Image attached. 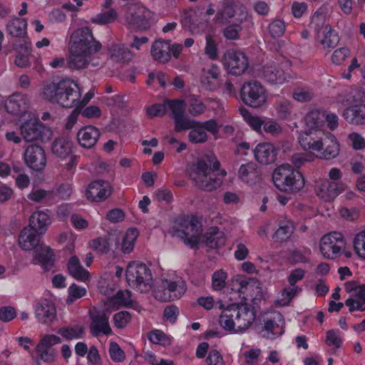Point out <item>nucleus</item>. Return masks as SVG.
<instances>
[{
	"label": "nucleus",
	"instance_id": "774afa93",
	"mask_svg": "<svg viewBox=\"0 0 365 365\" xmlns=\"http://www.w3.org/2000/svg\"><path fill=\"white\" fill-rule=\"evenodd\" d=\"M247 282V279H245L242 276H236L233 279H232L230 282V287L232 292L239 294V297L242 298L244 290L245 287V283Z\"/></svg>",
	"mask_w": 365,
	"mask_h": 365
},
{
	"label": "nucleus",
	"instance_id": "7ed1b4c3",
	"mask_svg": "<svg viewBox=\"0 0 365 365\" xmlns=\"http://www.w3.org/2000/svg\"><path fill=\"white\" fill-rule=\"evenodd\" d=\"M256 319L254 307L247 303L232 304L224 309L220 316L219 324L227 331H245Z\"/></svg>",
	"mask_w": 365,
	"mask_h": 365
},
{
	"label": "nucleus",
	"instance_id": "a19ab883",
	"mask_svg": "<svg viewBox=\"0 0 365 365\" xmlns=\"http://www.w3.org/2000/svg\"><path fill=\"white\" fill-rule=\"evenodd\" d=\"M262 297V288L259 282L254 278L249 279L245 283L242 299L245 300H259Z\"/></svg>",
	"mask_w": 365,
	"mask_h": 365
},
{
	"label": "nucleus",
	"instance_id": "4468645a",
	"mask_svg": "<svg viewBox=\"0 0 365 365\" xmlns=\"http://www.w3.org/2000/svg\"><path fill=\"white\" fill-rule=\"evenodd\" d=\"M178 235L184 243L192 249L197 248L200 242V236L202 233V226L195 218L185 222V229L178 230Z\"/></svg>",
	"mask_w": 365,
	"mask_h": 365
},
{
	"label": "nucleus",
	"instance_id": "0eeeda50",
	"mask_svg": "<svg viewBox=\"0 0 365 365\" xmlns=\"http://www.w3.org/2000/svg\"><path fill=\"white\" fill-rule=\"evenodd\" d=\"M125 19L127 24L139 31H146L150 27L153 13L139 4H132L125 7Z\"/></svg>",
	"mask_w": 365,
	"mask_h": 365
},
{
	"label": "nucleus",
	"instance_id": "ddd939ff",
	"mask_svg": "<svg viewBox=\"0 0 365 365\" xmlns=\"http://www.w3.org/2000/svg\"><path fill=\"white\" fill-rule=\"evenodd\" d=\"M327 132L319 129L305 130L300 133L299 143L305 150L319 152L322 150V141Z\"/></svg>",
	"mask_w": 365,
	"mask_h": 365
},
{
	"label": "nucleus",
	"instance_id": "e433bc0d",
	"mask_svg": "<svg viewBox=\"0 0 365 365\" xmlns=\"http://www.w3.org/2000/svg\"><path fill=\"white\" fill-rule=\"evenodd\" d=\"M51 152L56 158L66 159L73 154V143L65 138H58L52 143Z\"/></svg>",
	"mask_w": 365,
	"mask_h": 365
},
{
	"label": "nucleus",
	"instance_id": "f704fd0d",
	"mask_svg": "<svg viewBox=\"0 0 365 365\" xmlns=\"http://www.w3.org/2000/svg\"><path fill=\"white\" fill-rule=\"evenodd\" d=\"M108 54L117 63H128L133 58L132 52L122 43H111L108 46Z\"/></svg>",
	"mask_w": 365,
	"mask_h": 365
},
{
	"label": "nucleus",
	"instance_id": "e2e57ef3",
	"mask_svg": "<svg viewBox=\"0 0 365 365\" xmlns=\"http://www.w3.org/2000/svg\"><path fill=\"white\" fill-rule=\"evenodd\" d=\"M53 197V191H47L42 189L33 190L29 195L28 198L34 202H39L43 199L51 200Z\"/></svg>",
	"mask_w": 365,
	"mask_h": 365
},
{
	"label": "nucleus",
	"instance_id": "6e6d98bb",
	"mask_svg": "<svg viewBox=\"0 0 365 365\" xmlns=\"http://www.w3.org/2000/svg\"><path fill=\"white\" fill-rule=\"evenodd\" d=\"M173 120L175 124V131L178 133L185 130H191L192 128H194V125L197 123V120H190L184 116L183 114L173 118Z\"/></svg>",
	"mask_w": 365,
	"mask_h": 365
},
{
	"label": "nucleus",
	"instance_id": "69168bd1",
	"mask_svg": "<svg viewBox=\"0 0 365 365\" xmlns=\"http://www.w3.org/2000/svg\"><path fill=\"white\" fill-rule=\"evenodd\" d=\"M130 319L131 314L127 311L119 312L113 316L114 324L118 329L125 328L130 322Z\"/></svg>",
	"mask_w": 365,
	"mask_h": 365
},
{
	"label": "nucleus",
	"instance_id": "4be33fe9",
	"mask_svg": "<svg viewBox=\"0 0 365 365\" xmlns=\"http://www.w3.org/2000/svg\"><path fill=\"white\" fill-rule=\"evenodd\" d=\"M262 75L264 80L272 84H282L290 78L277 64H269L262 67Z\"/></svg>",
	"mask_w": 365,
	"mask_h": 365
},
{
	"label": "nucleus",
	"instance_id": "a18cd8bd",
	"mask_svg": "<svg viewBox=\"0 0 365 365\" xmlns=\"http://www.w3.org/2000/svg\"><path fill=\"white\" fill-rule=\"evenodd\" d=\"M187 110L191 116H198L203 114L206 110L205 104L195 95H190L187 98Z\"/></svg>",
	"mask_w": 365,
	"mask_h": 365
},
{
	"label": "nucleus",
	"instance_id": "09e8293b",
	"mask_svg": "<svg viewBox=\"0 0 365 365\" xmlns=\"http://www.w3.org/2000/svg\"><path fill=\"white\" fill-rule=\"evenodd\" d=\"M301 290L302 289L300 287H285L281 292L275 304L279 307L289 305L292 299L294 298Z\"/></svg>",
	"mask_w": 365,
	"mask_h": 365
},
{
	"label": "nucleus",
	"instance_id": "8fccbe9b",
	"mask_svg": "<svg viewBox=\"0 0 365 365\" xmlns=\"http://www.w3.org/2000/svg\"><path fill=\"white\" fill-rule=\"evenodd\" d=\"M84 328L81 326L65 327L58 330V334L66 340L82 338Z\"/></svg>",
	"mask_w": 365,
	"mask_h": 365
},
{
	"label": "nucleus",
	"instance_id": "cd10ccee",
	"mask_svg": "<svg viewBox=\"0 0 365 365\" xmlns=\"http://www.w3.org/2000/svg\"><path fill=\"white\" fill-rule=\"evenodd\" d=\"M34 264H40L45 270H49L54 264V257L52 250L43 244H39L34 249Z\"/></svg>",
	"mask_w": 365,
	"mask_h": 365
},
{
	"label": "nucleus",
	"instance_id": "c03bdc74",
	"mask_svg": "<svg viewBox=\"0 0 365 365\" xmlns=\"http://www.w3.org/2000/svg\"><path fill=\"white\" fill-rule=\"evenodd\" d=\"M326 16L324 14L319 12H315L313 15L311 22L310 28L314 30L315 33V38L317 36L325 32V30L331 29L330 25L325 23Z\"/></svg>",
	"mask_w": 365,
	"mask_h": 365
},
{
	"label": "nucleus",
	"instance_id": "39448f33",
	"mask_svg": "<svg viewBox=\"0 0 365 365\" xmlns=\"http://www.w3.org/2000/svg\"><path fill=\"white\" fill-rule=\"evenodd\" d=\"M126 279L130 286L142 293L149 292L153 286L150 269L143 263H130L126 269Z\"/></svg>",
	"mask_w": 365,
	"mask_h": 365
},
{
	"label": "nucleus",
	"instance_id": "393cba45",
	"mask_svg": "<svg viewBox=\"0 0 365 365\" xmlns=\"http://www.w3.org/2000/svg\"><path fill=\"white\" fill-rule=\"evenodd\" d=\"M36 316L43 324L53 322L56 317V309L53 303L48 299L41 300L36 309Z\"/></svg>",
	"mask_w": 365,
	"mask_h": 365
},
{
	"label": "nucleus",
	"instance_id": "de8ad7c7",
	"mask_svg": "<svg viewBox=\"0 0 365 365\" xmlns=\"http://www.w3.org/2000/svg\"><path fill=\"white\" fill-rule=\"evenodd\" d=\"M138 231L136 228H129L123 237L121 250L128 254L133 251L135 240L138 237Z\"/></svg>",
	"mask_w": 365,
	"mask_h": 365
},
{
	"label": "nucleus",
	"instance_id": "58836bf2",
	"mask_svg": "<svg viewBox=\"0 0 365 365\" xmlns=\"http://www.w3.org/2000/svg\"><path fill=\"white\" fill-rule=\"evenodd\" d=\"M220 72L218 67L213 65L210 69L202 71L200 81L202 86L209 91H215L219 87L218 78Z\"/></svg>",
	"mask_w": 365,
	"mask_h": 365
},
{
	"label": "nucleus",
	"instance_id": "7c9ffc66",
	"mask_svg": "<svg viewBox=\"0 0 365 365\" xmlns=\"http://www.w3.org/2000/svg\"><path fill=\"white\" fill-rule=\"evenodd\" d=\"M69 54L66 61V66L71 70H81L87 68L92 56L81 53L76 49L68 48Z\"/></svg>",
	"mask_w": 365,
	"mask_h": 365
},
{
	"label": "nucleus",
	"instance_id": "72a5a7b5",
	"mask_svg": "<svg viewBox=\"0 0 365 365\" xmlns=\"http://www.w3.org/2000/svg\"><path fill=\"white\" fill-rule=\"evenodd\" d=\"M51 223V220L47 212L36 211L30 217L29 226L34 229L38 235H43Z\"/></svg>",
	"mask_w": 365,
	"mask_h": 365
},
{
	"label": "nucleus",
	"instance_id": "a878e982",
	"mask_svg": "<svg viewBox=\"0 0 365 365\" xmlns=\"http://www.w3.org/2000/svg\"><path fill=\"white\" fill-rule=\"evenodd\" d=\"M150 53L153 59L160 63H166L171 58L170 41L156 40L151 46Z\"/></svg>",
	"mask_w": 365,
	"mask_h": 365
},
{
	"label": "nucleus",
	"instance_id": "dca6fc26",
	"mask_svg": "<svg viewBox=\"0 0 365 365\" xmlns=\"http://www.w3.org/2000/svg\"><path fill=\"white\" fill-rule=\"evenodd\" d=\"M61 341L60 337L56 335H46L36 346L38 357L45 362H53L56 357V351L52 346L60 344Z\"/></svg>",
	"mask_w": 365,
	"mask_h": 365
},
{
	"label": "nucleus",
	"instance_id": "9d476101",
	"mask_svg": "<svg viewBox=\"0 0 365 365\" xmlns=\"http://www.w3.org/2000/svg\"><path fill=\"white\" fill-rule=\"evenodd\" d=\"M22 138L27 142L46 140L50 138L51 132L37 120L30 119L20 126Z\"/></svg>",
	"mask_w": 365,
	"mask_h": 365
},
{
	"label": "nucleus",
	"instance_id": "052dcab7",
	"mask_svg": "<svg viewBox=\"0 0 365 365\" xmlns=\"http://www.w3.org/2000/svg\"><path fill=\"white\" fill-rule=\"evenodd\" d=\"M227 274L220 269L213 273L212 277V286L215 290H222L226 285Z\"/></svg>",
	"mask_w": 365,
	"mask_h": 365
},
{
	"label": "nucleus",
	"instance_id": "423d86ee",
	"mask_svg": "<svg viewBox=\"0 0 365 365\" xmlns=\"http://www.w3.org/2000/svg\"><path fill=\"white\" fill-rule=\"evenodd\" d=\"M68 48L92 56L101 50V44L95 40L89 28L83 27L76 30L71 34Z\"/></svg>",
	"mask_w": 365,
	"mask_h": 365
},
{
	"label": "nucleus",
	"instance_id": "2f4dec72",
	"mask_svg": "<svg viewBox=\"0 0 365 365\" xmlns=\"http://www.w3.org/2000/svg\"><path fill=\"white\" fill-rule=\"evenodd\" d=\"M344 119L353 125L365 124V103L347 107L342 114Z\"/></svg>",
	"mask_w": 365,
	"mask_h": 365
},
{
	"label": "nucleus",
	"instance_id": "37998d69",
	"mask_svg": "<svg viewBox=\"0 0 365 365\" xmlns=\"http://www.w3.org/2000/svg\"><path fill=\"white\" fill-rule=\"evenodd\" d=\"M316 40L322 46L324 49L329 50L335 48L339 42V37L338 34L331 29L325 30V32L319 35Z\"/></svg>",
	"mask_w": 365,
	"mask_h": 365
},
{
	"label": "nucleus",
	"instance_id": "20e7f679",
	"mask_svg": "<svg viewBox=\"0 0 365 365\" xmlns=\"http://www.w3.org/2000/svg\"><path fill=\"white\" fill-rule=\"evenodd\" d=\"M272 180L275 187L287 193H297L305 183L302 174L289 164H283L274 169Z\"/></svg>",
	"mask_w": 365,
	"mask_h": 365
},
{
	"label": "nucleus",
	"instance_id": "3c124183",
	"mask_svg": "<svg viewBox=\"0 0 365 365\" xmlns=\"http://www.w3.org/2000/svg\"><path fill=\"white\" fill-rule=\"evenodd\" d=\"M239 110L245 120L254 130L258 132L261 130L262 125H264V121L257 115H252L245 108H240Z\"/></svg>",
	"mask_w": 365,
	"mask_h": 365
},
{
	"label": "nucleus",
	"instance_id": "338daca9",
	"mask_svg": "<svg viewBox=\"0 0 365 365\" xmlns=\"http://www.w3.org/2000/svg\"><path fill=\"white\" fill-rule=\"evenodd\" d=\"M109 354L111 359L115 362H121L125 359V354L120 346L114 341L110 342L109 346Z\"/></svg>",
	"mask_w": 365,
	"mask_h": 365
},
{
	"label": "nucleus",
	"instance_id": "2eb2a0df",
	"mask_svg": "<svg viewBox=\"0 0 365 365\" xmlns=\"http://www.w3.org/2000/svg\"><path fill=\"white\" fill-rule=\"evenodd\" d=\"M284 320L282 314L278 312H274L265 314L263 317V326L262 331L264 332V336L273 338L280 336L284 332Z\"/></svg>",
	"mask_w": 365,
	"mask_h": 365
},
{
	"label": "nucleus",
	"instance_id": "ea45409f",
	"mask_svg": "<svg viewBox=\"0 0 365 365\" xmlns=\"http://www.w3.org/2000/svg\"><path fill=\"white\" fill-rule=\"evenodd\" d=\"M295 230L294 224L289 220H282L279 222V227L273 235L276 242H285L290 239Z\"/></svg>",
	"mask_w": 365,
	"mask_h": 365
},
{
	"label": "nucleus",
	"instance_id": "0e129e2a",
	"mask_svg": "<svg viewBox=\"0 0 365 365\" xmlns=\"http://www.w3.org/2000/svg\"><path fill=\"white\" fill-rule=\"evenodd\" d=\"M86 293L85 288L72 284L68 288V296L66 299L68 304H72L76 299L83 297Z\"/></svg>",
	"mask_w": 365,
	"mask_h": 365
},
{
	"label": "nucleus",
	"instance_id": "473e14b6",
	"mask_svg": "<svg viewBox=\"0 0 365 365\" xmlns=\"http://www.w3.org/2000/svg\"><path fill=\"white\" fill-rule=\"evenodd\" d=\"M238 176L247 184H255L261 180V174L258 167L253 162L242 165L238 170Z\"/></svg>",
	"mask_w": 365,
	"mask_h": 365
},
{
	"label": "nucleus",
	"instance_id": "c85d7f7f",
	"mask_svg": "<svg viewBox=\"0 0 365 365\" xmlns=\"http://www.w3.org/2000/svg\"><path fill=\"white\" fill-rule=\"evenodd\" d=\"M319 158L324 160H331L336 158L339 153V145L335 136L327 132L322 141V150L319 151Z\"/></svg>",
	"mask_w": 365,
	"mask_h": 365
},
{
	"label": "nucleus",
	"instance_id": "603ef678",
	"mask_svg": "<svg viewBox=\"0 0 365 365\" xmlns=\"http://www.w3.org/2000/svg\"><path fill=\"white\" fill-rule=\"evenodd\" d=\"M188 139L190 142L194 144L205 143L208 136L203 128L200 125H194V128H191L190 132L188 134Z\"/></svg>",
	"mask_w": 365,
	"mask_h": 365
},
{
	"label": "nucleus",
	"instance_id": "c756f323",
	"mask_svg": "<svg viewBox=\"0 0 365 365\" xmlns=\"http://www.w3.org/2000/svg\"><path fill=\"white\" fill-rule=\"evenodd\" d=\"M34 229L28 226L24 227L19 236V246L24 250H32L39 245L40 237Z\"/></svg>",
	"mask_w": 365,
	"mask_h": 365
},
{
	"label": "nucleus",
	"instance_id": "f3484780",
	"mask_svg": "<svg viewBox=\"0 0 365 365\" xmlns=\"http://www.w3.org/2000/svg\"><path fill=\"white\" fill-rule=\"evenodd\" d=\"M112 192L113 189L108 182L98 180L89 184L86 197L91 202H102L106 200Z\"/></svg>",
	"mask_w": 365,
	"mask_h": 365
},
{
	"label": "nucleus",
	"instance_id": "9b49d317",
	"mask_svg": "<svg viewBox=\"0 0 365 365\" xmlns=\"http://www.w3.org/2000/svg\"><path fill=\"white\" fill-rule=\"evenodd\" d=\"M223 64L229 73L232 75L240 76L248 68L249 61L244 53L230 50L225 53Z\"/></svg>",
	"mask_w": 365,
	"mask_h": 365
},
{
	"label": "nucleus",
	"instance_id": "864d4df0",
	"mask_svg": "<svg viewBox=\"0 0 365 365\" xmlns=\"http://www.w3.org/2000/svg\"><path fill=\"white\" fill-rule=\"evenodd\" d=\"M118 14L115 9H111L105 12L100 13L91 19V21L97 24H108L115 21Z\"/></svg>",
	"mask_w": 365,
	"mask_h": 365
},
{
	"label": "nucleus",
	"instance_id": "1a4fd4ad",
	"mask_svg": "<svg viewBox=\"0 0 365 365\" xmlns=\"http://www.w3.org/2000/svg\"><path fill=\"white\" fill-rule=\"evenodd\" d=\"M346 241L340 232H331L323 236L320 242V251L327 259H334L341 255L346 248Z\"/></svg>",
	"mask_w": 365,
	"mask_h": 365
},
{
	"label": "nucleus",
	"instance_id": "f03ea898",
	"mask_svg": "<svg viewBox=\"0 0 365 365\" xmlns=\"http://www.w3.org/2000/svg\"><path fill=\"white\" fill-rule=\"evenodd\" d=\"M220 168V163L215 155H205L188 166L187 174L195 187L211 192L220 187L222 184V179L218 178L217 173Z\"/></svg>",
	"mask_w": 365,
	"mask_h": 365
},
{
	"label": "nucleus",
	"instance_id": "f8f14e48",
	"mask_svg": "<svg viewBox=\"0 0 365 365\" xmlns=\"http://www.w3.org/2000/svg\"><path fill=\"white\" fill-rule=\"evenodd\" d=\"M25 164L35 171H41L46 165V157L43 148L36 144L29 145L24 150Z\"/></svg>",
	"mask_w": 365,
	"mask_h": 365
},
{
	"label": "nucleus",
	"instance_id": "b1692460",
	"mask_svg": "<svg viewBox=\"0 0 365 365\" xmlns=\"http://www.w3.org/2000/svg\"><path fill=\"white\" fill-rule=\"evenodd\" d=\"M255 158L262 165H269L275 162L277 150L269 143L258 144L254 150Z\"/></svg>",
	"mask_w": 365,
	"mask_h": 365
},
{
	"label": "nucleus",
	"instance_id": "49530a36",
	"mask_svg": "<svg viewBox=\"0 0 365 365\" xmlns=\"http://www.w3.org/2000/svg\"><path fill=\"white\" fill-rule=\"evenodd\" d=\"M305 123L310 130L322 126L324 123V111L319 110H310L305 117Z\"/></svg>",
	"mask_w": 365,
	"mask_h": 365
},
{
	"label": "nucleus",
	"instance_id": "6ab92c4d",
	"mask_svg": "<svg viewBox=\"0 0 365 365\" xmlns=\"http://www.w3.org/2000/svg\"><path fill=\"white\" fill-rule=\"evenodd\" d=\"M344 190V184L336 181L323 180L316 185L317 196L326 202L332 201Z\"/></svg>",
	"mask_w": 365,
	"mask_h": 365
},
{
	"label": "nucleus",
	"instance_id": "6e6552de",
	"mask_svg": "<svg viewBox=\"0 0 365 365\" xmlns=\"http://www.w3.org/2000/svg\"><path fill=\"white\" fill-rule=\"evenodd\" d=\"M240 96L245 105L254 108H261L267 101L266 88L256 81L244 83L240 89Z\"/></svg>",
	"mask_w": 365,
	"mask_h": 365
},
{
	"label": "nucleus",
	"instance_id": "5701e85b",
	"mask_svg": "<svg viewBox=\"0 0 365 365\" xmlns=\"http://www.w3.org/2000/svg\"><path fill=\"white\" fill-rule=\"evenodd\" d=\"M100 135L97 128L93 125L83 126L77 133V141L81 147L90 149L95 146Z\"/></svg>",
	"mask_w": 365,
	"mask_h": 365
},
{
	"label": "nucleus",
	"instance_id": "79ce46f5",
	"mask_svg": "<svg viewBox=\"0 0 365 365\" xmlns=\"http://www.w3.org/2000/svg\"><path fill=\"white\" fill-rule=\"evenodd\" d=\"M68 269L70 274L75 279L86 281L88 279L89 273L81 265L79 259L76 256H72L68 263Z\"/></svg>",
	"mask_w": 365,
	"mask_h": 365
},
{
	"label": "nucleus",
	"instance_id": "5fc2aeb1",
	"mask_svg": "<svg viewBox=\"0 0 365 365\" xmlns=\"http://www.w3.org/2000/svg\"><path fill=\"white\" fill-rule=\"evenodd\" d=\"M166 108H169L172 112L173 118H177L185 111V102L182 99L165 100Z\"/></svg>",
	"mask_w": 365,
	"mask_h": 365
},
{
	"label": "nucleus",
	"instance_id": "13d9d810",
	"mask_svg": "<svg viewBox=\"0 0 365 365\" xmlns=\"http://www.w3.org/2000/svg\"><path fill=\"white\" fill-rule=\"evenodd\" d=\"M353 243L354 251L357 255L365 259V230L361 231L355 235Z\"/></svg>",
	"mask_w": 365,
	"mask_h": 365
},
{
	"label": "nucleus",
	"instance_id": "bf43d9fd",
	"mask_svg": "<svg viewBox=\"0 0 365 365\" xmlns=\"http://www.w3.org/2000/svg\"><path fill=\"white\" fill-rule=\"evenodd\" d=\"M242 30V27L240 24H232L223 29L222 34L227 40H237Z\"/></svg>",
	"mask_w": 365,
	"mask_h": 365
},
{
	"label": "nucleus",
	"instance_id": "680f3d73",
	"mask_svg": "<svg viewBox=\"0 0 365 365\" xmlns=\"http://www.w3.org/2000/svg\"><path fill=\"white\" fill-rule=\"evenodd\" d=\"M130 296V291L126 290L125 292H123L122 290H119L116 294L110 299V303L118 304L119 306L127 307L132 302Z\"/></svg>",
	"mask_w": 365,
	"mask_h": 365
},
{
	"label": "nucleus",
	"instance_id": "c9c22d12",
	"mask_svg": "<svg viewBox=\"0 0 365 365\" xmlns=\"http://www.w3.org/2000/svg\"><path fill=\"white\" fill-rule=\"evenodd\" d=\"M6 33L14 38H24L27 35V21L20 17L12 18L6 26Z\"/></svg>",
	"mask_w": 365,
	"mask_h": 365
},
{
	"label": "nucleus",
	"instance_id": "a211bd4d",
	"mask_svg": "<svg viewBox=\"0 0 365 365\" xmlns=\"http://www.w3.org/2000/svg\"><path fill=\"white\" fill-rule=\"evenodd\" d=\"M120 235L116 231L108 232L103 237H99L90 241V247L100 254H106L115 247L120 246Z\"/></svg>",
	"mask_w": 365,
	"mask_h": 365
},
{
	"label": "nucleus",
	"instance_id": "bb28decb",
	"mask_svg": "<svg viewBox=\"0 0 365 365\" xmlns=\"http://www.w3.org/2000/svg\"><path fill=\"white\" fill-rule=\"evenodd\" d=\"M163 288L168 289L169 294L158 295L162 302H170L178 299L186 291V285L184 282H173L168 279H163L160 282Z\"/></svg>",
	"mask_w": 365,
	"mask_h": 365
},
{
	"label": "nucleus",
	"instance_id": "f257e3e1",
	"mask_svg": "<svg viewBox=\"0 0 365 365\" xmlns=\"http://www.w3.org/2000/svg\"><path fill=\"white\" fill-rule=\"evenodd\" d=\"M42 94L46 100L51 103H56L65 108L78 109L84 107L93 97V94L88 92L81 98V90L78 85L69 78L45 84Z\"/></svg>",
	"mask_w": 365,
	"mask_h": 365
},
{
	"label": "nucleus",
	"instance_id": "412c9836",
	"mask_svg": "<svg viewBox=\"0 0 365 365\" xmlns=\"http://www.w3.org/2000/svg\"><path fill=\"white\" fill-rule=\"evenodd\" d=\"M29 106V99L21 93H15L6 101L5 108L8 113L14 115L24 113Z\"/></svg>",
	"mask_w": 365,
	"mask_h": 365
},
{
	"label": "nucleus",
	"instance_id": "4d7b16f0",
	"mask_svg": "<svg viewBox=\"0 0 365 365\" xmlns=\"http://www.w3.org/2000/svg\"><path fill=\"white\" fill-rule=\"evenodd\" d=\"M285 24L281 19L273 20L268 26L269 34L273 38H278L285 32Z\"/></svg>",
	"mask_w": 365,
	"mask_h": 365
},
{
	"label": "nucleus",
	"instance_id": "aec40b11",
	"mask_svg": "<svg viewBox=\"0 0 365 365\" xmlns=\"http://www.w3.org/2000/svg\"><path fill=\"white\" fill-rule=\"evenodd\" d=\"M91 319L90 331L93 336H98L101 334L105 335L112 334L108 315L105 311L98 312L96 314L91 315Z\"/></svg>",
	"mask_w": 365,
	"mask_h": 365
},
{
	"label": "nucleus",
	"instance_id": "4c0bfd02",
	"mask_svg": "<svg viewBox=\"0 0 365 365\" xmlns=\"http://www.w3.org/2000/svg\"><path fill=\"white\" fill-rule=\"evenodd\" d=\"M205 245L211 249H217L225 245L226 239L223 232L218 227H210L203 236Z\"/></svg>",
	"mask_w": 365,
	"mask_h": 365
}]
</instances>
